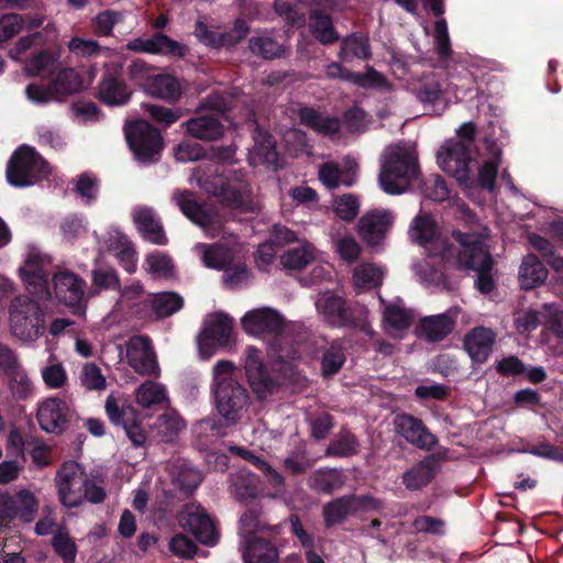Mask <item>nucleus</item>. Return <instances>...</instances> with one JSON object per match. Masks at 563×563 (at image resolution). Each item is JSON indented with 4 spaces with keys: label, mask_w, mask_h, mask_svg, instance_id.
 <instances>
[{
    "label": "nucleus",
    "mask_w": 563,
    "mask_h": 563,
    "mask_svg": "<svg viewBox=\"0 0 563 563\" xmlns=\"http://www.w3.org/2000/svg\"><path fill=\"white\" fill-rule=\"evenodd\" d=\"M437 162L440 168L453 177L472 199L479 200L483 190L493 191V154L487 153L471 158L467 145L454 140L446 141L438 151Z\"/></svg>",
    "instance_id": "obj_1"
},
{
    "label": "nucleus",
    "mask_w": 563,
    "mask_h": 563,
    "mask_svg": "<svg viewBox=\"0 0 563 563\" xmlns=\"http://www.w3.org/2000/svg\"><path fill=\"white\" fill-rule=\"evenodd\" d=\"M194 180L202 190L232 209L249 212L257 208L252 187L242 172L220 175L218 167L199 166L192 175L191 181Z\"/></svg>",
    "instance_id": "obj_2"
},
{
    "label": "nucleus",
    "mask_w": 563,
    "mask_h": 563,
    "mask_svg": "<svg viewBox=\"0 0 563 563\" xmlns=\"http://www.w3.org/2000/svg\"><path fill=\"white\" fill-rule=\"evenodd\" d=\"M219 413L230 423L236 422L250 404L246 388L238 380L233 362L218 361L212 369L211 385Z\"/></svg>",
    "instance_id": "obj_3"
},
{
    "label": "nucleus",
    "mask_w": 563,
    "mask_h": 563,
    "mask_svg": "<svg viewBox=\"0 0 563 563\" xmlns=\"http://www.w3.org/2000/svg\"><path fill=\"white\" fill-rule=\"evenodd\" d=\"M453 236L460 245L457 267L474 271L477 274V289L482 294H489L493 290L492 257L487 244L489 230L484 229L482 233L456 231Z\"/></svg>",
    "instance_id": "obj_4"
},
{
    "label": "nucleus",
    "mask_w": 563,
    "mask_h": 563,
    "mask_svg": "<svg viewBox=\"0 0 563 563\" xmlns=\"http://www.w3.org/2000/svg\"><path fill=\"white\" fill-rule=\"evenodd\" d=\"M418 172L417 155L411 145L389 146L383 156L379 185L389 195H400L408 189Z\"/></svg>",
    "instance_id": "obj_5"
},
{
    "label": "nucleus",
    "mask_w": 563,
    "mask_h": 563,
    "mask_svg": "<svg viewBox=\"0 0 563 563\" xmlns=\"http://www.w3.org/2000/svg\"><path fill=\"white\" fill-rule=\"evenodd\" d=\"M194 252L206 267L224 272L223 283L228 288L234 289L249 283L251 275L240 260V247L222 243H198L194 246Z\"/></svg>",
    "instance_id": "obj_6"
},
{
    "label": "nucleus",
    "mask_w": 563,
    "mask_h": 563,
    "mask_svg": "<svg viewBox=\"0 0 563 563\" xmlns=\"http://www.w3.org/2000/svg\"><path fill=\"white\" fill-rule=\"evenodd\" d=\"M36 296L30 298L16 296L9 306V327L11 333L23 343L37 341L45 331V314Z\"/></svg>",
    "instance_id": "obj_7"
},
{
    "label": "nucleus",
    "mask_w": 563,
    "mask_h": 563,
    "mask_svg": "<svg viewBox=\"0 0 563 563\" xmlns=\"http://www.w3.org/2000/svg\"><path fill=\"white\" fill-rule=\"evenodd\" d=\"M49 175L47 163L36 151L27 145L20 146L12 155L7 167V178L10 185L27 187Z\"/></svg>",
    "instance_id": "obj_8"
},
{
    "label": "nucleus",
    "mask_w": 563,
    "mask_h": 563,
    "mask_svg": "<svg viewBox=\"0 0 563 563\" xmlns=\"http://www.w3.org/2000/svg\"><path fill=\"white\" fill-rule=\"evenodd\" d=\"M228 109L229 104L221 95L213 93L209 96L197 114L184 123L187 133L202 141H213L221 137L224 126L220 121V114Z\"/></svg>",
    "instance_id": "obj_9"
},
{
    "label": "nucleus",
    "mask_w": 563,
    "mask_h": 563,
    "mask_svg": "<svg viewBox=\"0 0 563 563\" xmlns=\"http://www.w3.org/2000/svg\"><path fill=\"white\" fill-rule=\"evenodd\" d=\"M51 258L44 254L36 245L26 246L24 263L19 268L27 291L40 299H49L51 291L48 288V274L46 267Z\"/></svg>",
    "instance_id": "obj_10"
},
{
    "label": "nucleus",
    "mask_w": 563,
    "mask_h": 563,
    "mask_svg": "<svg viewBox=\"0 0 563 563\" xmlns=\"http://www.w3.org/2000/svg\"><path fill=\"white\" fill-rule=\"evenodd\" d=\"M130 150L137 162L142 164L155 162L162 150L159 132L148 122L137 120L124 128Z\"/></svg>",
    "instance_id": "obj_11"
},
{
    "label": "nucleus",
    "mask_w": 563,
    "mask_h": 563,
    "mask_svg": "<svg viewBox=\"0 0 563 563\" xmlns=\"http://www.w3.org/2000/svg\"><path fill=\"white\" fill-rule=\"evenodd\" d=\"M85 484H87L85 468L75 461L65 462L55 476L59 500L67 508L78 507L82 504Z\"/></svg>",
    "instance_id": "obj_12"
},
{
    "label": "nucleus",
    "mask_w": 563,
    "mask_h": 563,
    "mask_svg": "<svg viewBox=\"0 0 563 563\" xmlns=\"http://www.w3.org/2000/svg\"><path fill=\"white\" fill-rule=\"evenodd\" d=\"M232 325V319L221 312L212 313L206 319L197 338L198 352L202 360H209L218 347L229 344Z\"/></svg>",
    "instance_id": "obj_13"
},
{
    "label": "nucleus",
    "mask_w": 563,
    "mask_h": 563,
    "mask_svg": "<svg viewBox=\"0 0 563 563\" xmlns=\"http://www.w3.org/2000/svg\"><path fill=\"white\" fill-rule=\"evenodd\" d=\"M40 509V500L34 492L21 488L15 494L0 492V519L24 523L34 521Z\"/></svg>",
    "instance_id": "obj_14"
},
{
    "label": "nucleus",
    "mask_w": 563,
    "mask_h": 563,
    "mask_svg": "<svg viewBox=\"0 0 563 563\" xmlns=\"http://www.w3.org/2000/svg\"><path fill=\"white\" fill-rule=\"evenodd\" d=\"M179 523L205 545L212 547L219 540V533L212 518L199 505L189 504L185 506L179 515Z\"/></svg>",
    "instance_id": "obj_15"
},
{
    "label": "nucleus",
    "mask_w": 563,
    "mask_h": 563,
    "mask_svg": "<svg viewBox=\"0 0 563 563\" xmlns=\"http://www.w3.org/2000/svg\"><path fill=\"white\" fill-rule=\"evenodd\" d=\"M410 239L422 245L431 256L448 258L449 249L445 241L438 233V225L433 218L427 213L418 214L409 229Z\"/></svg>",
    "instance_id": "obj_16"
},
{
    "label": "nucleus",
    "mask_w": 563,
    "mask_h": 563,
    "mask_svg": "<svg viewBox=\"0 0 563 563\" xmlns=\"http://www.w3.org/2000/svg\"><path fill=\"white\" fill-rule=\"evenodd\" d=\"M172 200L189 220L201 227L207 235L216 236L220 233L218 216L199 205L192 192L175 190Z\"/></svg>",
    "instance_id": "obj_17"
},
{
    "label": "nucleus",
    "mask_w": 563,
    "mask_h": 563,
    "mask_svg": "<svg viewBox=\"0 0 563 563\" xmlns=\"http://www.w3.org/2000/svg\"><path fill=\"white\" fill-rule=\"evenodd\" d=\"M71 413L67 402L49 397L38 404L36 419L46 433L60 434L67 427Z\"/></svg>",
    "instance_id": "obj_18"
},
{
    "label": "nucleus",
    "mask_w": 563,
    "mask_h": 563,
    "mask_svg": "<svg viewBox=\"0 0 563 563\" xmlns=\"http://www.w3.org/2000/svg\"><path fill=\"white\" fill-rule=\"evenodd\" d=\"M129 365L140 375H158L159 366L147 338L133 336L126 343Z\"/></svg>",
    "instance_id": "obj_19"
},
{
    "label": "nucleus",
    "mask_w": 563,
    "mask_h": 563,
    "mask_svg": "<svg viewBox=\"0 0 563 563\" xmlns=\"http://www.w3.org/2000/svg\"><path fill=\"white\" fill-rule=\"evenodd\" d=\"M393 426L398 435L419 449L431 450L437 443L435 437L413 416L399 413L394 418Z\"/></svg>",
    "instance_id": "obj_20"
},
{
    "label": "nucleus",
    "mask_w": 563,
    "mask_h": 563,
    "mask_svg": "<svg viewBox=\"0 0 563 563\" xmlns=\"http://www.w3.org/2000/svg\"><path fill=\"white\" fill-rule=\"evenodd\" d=\"M375 500L371 497L344 496L336 498L323 507V519L327 527L343 522L356 511L373 507Z\"/></svg>",
    "instance_id": "obj_21"
},
{
    "label": "nucleus",
    "mask_w": 563,
    "mask_h": 563,
    "mask_svg": "<svg viewBox=\"0 0 563 563\" xmlns=\"http://www.w3.org/2000/svg\"><path fill=\"white\" fill-rule=\"evenodd\" d=\"M121 69L122 66L119 63H108L104 65V75L99 87V96L109 106H122L130 99L131 92L117 78Z\"/></svg>",
    "instance_id": "obj_22"
},
{
    "label": "nucleus",
    "mask_w": 563,
    "mask_h": 563,
    "mask_svg": "<svg viewBox=\"0 0 563 563\" xmlns=\"http://www.w3.org/2000/svg\"><path fill=\"white\" fill-rule=\"evenodd\" d=\"M393 222L394 216L388 210L367 212L358 221L360 234L369 245H377L386 238Z\"/></svg>",
    "instance_id": "obj_23"
},
{
    "label": "nucleus",
    "mask_w": 563,
    "mask_h": 563,
    "mask_svg": "<svg viewBox=\"0 0 563 563\" xmlns=\"http://www.w3.org/2000/svg\"><path fill=\"white\" fill-rule=\"evenodd\" d=\"M283 322L276 310L266 307L247 311L241 320L244 331L254 336L275 333L282 329Z\"/></svg>",
    "instance_id": "obj_24"
},
{
    "label": "nucleus",
    "mask_w": 563,
    "mask_h": 563,
    "mask_svg": "<svg viewBox=\"0 0 563 563\" xmlns=\"http://www.w3.org/2000/svg\"><path fill=\"white\" fill-rule=\"evenodd\" d=\"M409 89L431 113L440 114L444 110L445 107L441 102V84L437 76L428 75L416 79L410 84Z\"/></svg>",
    "instance_id": "obj_25"
},
{
    "label": "nucleus",
    "mask_w": 563,
    "mask_h": 563,
    "mask_svg": "<svg viewBox=\"0 0 563 563\" xmlns=\"http://www.w3.org/2000/svg\"><path fill=\"white\" fill-rule=\"evenodd\" d=\"M249 33V27L244 21H238L232 30L229 32H218L209 30L208 26L198 21L196 23L195 34L198 40L209 46H232L243 40Z\"/></svg>",
    "instance_id": "obj_26"
},
{
    "label": "nucleus",
    "mask_w": 563,
    "mask_h": 563,
    "mask_svg": "<svg viewBox=\"0 0 563 563\" xmlns=\"http://www.w3.org/2000/svg\"><path fill=\"white\" fill-rule=\"evenodd\" d=\"M126 48L133 52L184 56L186 46L169 38L164 34H156L151 38H135L126 44Z\"/></svg>",
    "instance_id": "obj_27"
},
{
    "label": "nucleus",
    "mask_w": 563,
    "mask_h": 563,
    "mask_svg": "<svg viewBox=\"0 0 563 563\" xmlns=\"http://www.w3.org/2000/svg\"><path fill=\"white\" fill-rule=\"evenodd\" d=\"M356 167L353 159H346L341 165L329 162L319 167V179L329 189L340 186L350 187L355 183Z\"/></svg>",
    "instance_id": "obj_28"
},
{
    "label": "nucleus",
    "mask_w": 563,
    "mask_h": 563,
    "mask_svg": "<svg viewBox=\"0 0 563 563\" xmlns=\"http://www.w3.org/2000/svg\"><path fill=\"white\" fill-rule=\"evenodd\" d=\"M45 22L43 14L5 13L0 15V43L7 42L21 31L32 32Z\"/></svg>",
    "instance_id": "obj_29"
},
{
    "label": "nucleus",
    "mask_w": 563,
    "mask_h": 563,
    "mask_svg": "<svg viewBox=\"0 0 563 563\" xmlns=\"http://www.w3.org/2000/svg\"><path fill=\"white\" fill-rule=\"evenodd\" d=\"M415 314L407 309L399 298L385 306L383 312V324L385 331L396 338H402L404 332L409 329Z\"/></svg>",
    "instance_id": "obj_30"
},
{
    "label": "nucleus",
    "mask_w": 563,
    "mask_h": 563,
    "mask_svg": "<svg viewBox=\"0 0 563 563\" xmlns=\"http://www.w3.org/2000/svg\"><path fill=\"white\" fill-rule=\"evenodd\" d=\"M132 217L137 230L146 240L157 245L167 243L159 218L152 208L136 206L132 211Z\"/></svg>",
    "instance_id": "obj_31"
},
{
    "label": "nucleus",
    "mask_w": 563,
    "mask_h": 563,
    "mask_svg": "<svg viewBox=\"0 0 563 563\" xmlns=\"http://www.w3.org/2000/svg\"><path fill=\"white\" fill-rule=\"evenodd\" d=\"M457 312L459 309L453 308L444 313L423 318L417 330L418 336L431 342L441 341L453 330Z\"/></svg>",
    "instance_id": "obj_32"
},
{
    "label": "nucleus",
    "mask_w": 563,
    "mask_h": 563,
    "mask_svg": "<svg viewBox=\"0 0 563 563\" xmlns=\"http://www.w3.org/2000/svg\"><path fill=\"white\" fill-rule=\"evenodd\" d=\"M56 297L65 305L77 307L84 298L85 282L73 273L60 272L53 278Z\"/></svg>",
    "instance_id": "obj_33"
},
{
    "label": "nucleus",
    "mask_w": 563,
    "mask_h": 563,
    "mask_svg": "<svg viewBox=\"0 0 563 563\" xmlns=\"http://www.w3.org/2000/svg\"><path fill=\"white\" fill-rule=\"evenodd\" d=\"M244 367L249 382L255 393L263 395L271 388L273 380L263 365L260 351L256 347L247 346Z\"/></svg>",
    "instance_id": "obj_34"
},
{
    "label": "nucleus",
    "mask_w": 563,
    "mask_h": 563,
    "mask_svg": "<svg viewBox=\"0 0 563 563\" xmlns=\"http://www.w3.org/2000/svg\"><path fill=\"white\" fill-rule=\"evenodd\" d=\"M240 549L244 563H277L279 553L266 537L247 540Z\"/></svg>",
    "instance_id": "obj_35"
},
{
    "label": "nucleus",
    "mask_w": 563,
    "mask_h": 563,
    "mask_svg": "<svg viewBox=\"0 0 563 563\" xmlns=\"http://www.w3.org/2000/svg\"><path fill=\"white\" fill-rule=\"evenodd\" d=\"M249 159L254 166L267 165L274 168L278 167V153L275 148V142L267 132L255 129L254 146L250 152Z\"/></svg>",
    "instance_id": "obj_36"
},
{
    "label": "nucleus",
    "mask_w": 563,
    "mask_h": 563,
    "mask_svg": "<svg viewBox=\"0 0 563 563\" xmlns=\"http://www.w3.org/2000/svg\"><path fill=\"white\" fill-rule=\"evenodd\" d=\"M316 308L323 319L335 327H341L350 321L349 309L344 300L332 294H322L316 301Z\"/></svg>",
    "instance_id": "obj_37"
},
{
    "label": "nucleus",
    "mask_w": 563,
    "mask_h": 563,
    "mask_svg": "<svg viewBox=\"0 0 563 563\" xmlns=\"http://www.w3.org/2000/svg\"><path fill=\"white\" fill-rule=\"evenodd\" d=\"M107 246L125 272L132 274L136 271L135 250L126 235L118 230L109 232Z\"/></svg>",
    "instance_id": "obj_38"
},
{
    "label": "nucleus",
    "mask_w": 563,
    "mask_h": 563,
    "mask_svg": "<svg viewBox=\"0 0 563 563\" xmlns=\"http://www.w3.org/2000/svg\"><path fill=\"white\" fill-rule=\"evenodd\" d=\"M464 345L472 361L482 364L493 351V332L489 329L476 328L466 335Z\"/></svg>",
    "instance_id": "obj_39"
},
{
    "label": "nucleus",
    "mask_w": 563,
    "mask_h": 563,
    "mask_svg": "<svg viewBox=\"0 0 563 563\" xmlns=\"http://www.w3.org/2000/svg\"><path fill=\"white\" fill-rule=\"evenodd\" d=\"M22 36L13 47L9 49V56L13 60L25 63V54L29 49L36 45H44L46 42L55 38L56 29L54 24L47 23L43 31H36Z\"/></svg>",
    "instance_id": "obj_40"
},
{
    "label": "nucleus",
    "mask_w": 563,
    "mask_h": 563,
    "mask_svg": "<svg viewBox=\"0 0 563 563\" xmlns=\"http://www.w3.org/2000/svg\"><path fill=\"white\" fill-rule=\"evenodd\" d=\"M548 277V269L534 254L523 257L519 268L520 286L523 289H532L541 285Z\"/></svg>",
    "instance_id": "obj_41"
},
{
    "label": "nucleus",
    "mask_w": 563,
    "mask_h": 563,
    "mask_svg": "<svg viewBox=\"0 0 563 563\" xmlns=\"http://www.w3.org/2000/svg\"><path fill=\"white\" fill-rule=\"evenodd\" d=\"M49 84L59 102L84 88L81 77L74 68L59 69L52 76Z\"/></svg>",
    "instance_id": "obj_42"
},
{
    "label": "nucleus",
    "mask_w": 563,
    "mask_h": 563,
    "mask_svg": "<svg viewBox=\"0 0 563 563\" xmlns=\"http://www.w3.org/2000/svg\"><path fill=\"white\" fill-rule=\"evenodd\" d=\"M435 468L437 460L429 456L408 470L402 475V482L408 489L418 490L431 482Z\"/></svg>",
    "instance_id": "obj_43"
},
{
    "label": "nucleus",
    "mask_w": 563,
    "mask_h": 563,
    "mask_svg": "<svg viewBox=\"0 0 563 563\" xmlns=\"http://www.w3.org/2000/svg\"><path fill=\"white\" fill-rule=\"evenodd\" d=\"M147 95L167 101H174L180 97L181 88L178 80L168 74H155L147 84Z\"/></svg>",
    "instance_id": "obj_44"
},
{
    "label": "nucleus",
    "mask_w": 563,
    "mask_h": 563,
    "mask_svg": "<svg viewBox=\"0 0 563 563\" xmlns=\"http://www.w3.org/2000/svg\"><path fill=\"white\" fill-rule=\"evenodd\" d=\"M230 493L240 500L253 499L257 494V478L247 470L230 473Z\"/></svg>",
    "instance_id": "obj_45"
},
{
    "label": "nucleus",
    "mask_w": 563,
    "mask_h": 563,
    "mask_svg": "<svg viewBox=\"0 0 563 563\" xmlns=\"http://www.w3.org/2000/svg\"><path fill=\"white\" fill-rule=\"evenodd\" d=\"M317 257L316 247L307 242H301L298 246L287 250L280 256V263L287 269H302Z\"/></svg>",
    "instance_id": "obj_46"
},
{
    "label": "nucleus",
    "mask_w": 563,
    "mask_h": 563,
    "mask_svg": "<svg viewBox=\"0 0 563 563\" xmlns=\"http://www.w3.org/2000/svg\"><path fill=\"white\" fill-rule=\"evenodd\" d=\"M298 115L302 124L319 133L332 135L339 132L340 122L335 118L322 115L313 108H301Z\"/></svg>",
    "instance_id": "obj_47"
},
{
    "label": "nucleus",
    "mask_w": 563,
    "mask_h": 563,
    "mask_svg": "<svg viewBox=\"0 0 563 563\" xmlns=\"http://www.w3.org/2000/svg\"><path fill=\"white\" fill-rule=\"evenodd\" d=\"M135 400L143 408H151L168 401L167 390L162 383L146 380L135 390Z\"/></svg>",
    "instance_id": "obj_48"
},
{
    "label": "nucleus",
    "mask_w": 563,
    "mask_h": 563,
    "mask_svg": "<svg viewBox=\"0 0 563 563\" xmlns=\"http://www.w3.org/2000/svg\"><path fill=\"white\" fill-rule=\"evenodd\" d=\"M185 428V423L174 411L166 412L157 418L153 426V432L163 442L174 441L179 432Z\"/></svg>",
    "instance_id": "obj_49"
},
{
    "label": "nucleus",
    "mask_w": 563,
    "mask_h": 563,
    "mask_svg": "<svg viewBox=\"0 0 563 563\" xmlns=\"http://www.w3.org/2000/svg\"><path fill=\"white\" fill-rule=\"evenodd\" d=\"M148 303L157 318H166L184 306V299L176 292H161L150 295Z\"/></svg>",
    "instance_id": "obj_50"
},
{
    "label": "nucleus",
    "mask_w": 563,
    "mask_h": 563,
    "mask_svg": "<svg viewBox=\"0 0 563 563\" xmlns=\"http://www.w3.org/2000/svg\"><path fill=\"white\" fill-rule=\"evenodd\" d=\"M7 379L8 388L14 399L24 400L33 394V383L21 365L7 373Z\"/></svg>",
    "instance_id": "obj_51"
},
{
    "label": "nucleus",
    "mask_w": 563,
    "mask_h": 563,
    "mask_svg": "<svg viewBox=\"0 0 563 563\" xmlns=\"http://www.w3.org/2000/svg\"><path fill=\"white\" fill-rule=\"evenodd\" d=\"M343 483L344 476L338 470H318L311 474L308 481L311 488L322 493H331L340 488Z\"/></svg>",
    "instance_id": "obj_52"
},
{
    "label": "nucleus",
    "mask_w": 563,
    "mask_h": 563,
    "mask_svg": "<svg viewBox=\"0 0 563 563\" xmlns=\"http://www.w3.org/2000/svg\"><path fill=\"white\" fill-rule=\"evenodd\" d=\"M371 56L368 40L364 35H352L342 42L339 57L343 62L352 58L367 59Z\"/></svg>",
    "instance_id": "obj_53"
},
{
    "label": "nucleus",
    "mask_w": 563,
    "mask_h": 563,
    "mask_svg": "<svg viewBox=\"0 0 563 563\" xmlns=\"http://www.w3.org/2000/svg\"><path fill=\"white\" fill-rule=\"evenodd\" d=\"M229 451L233 454L249 461L254 466H256L260 471H262L268 478L272 485L282 486L284 484V479L279 473H277L268 462L265 460L254 455L251 451L245 448H241L238 445L229 446Z\"/></svg>",
    "instance_id": "obj_54"
},
{
    "label": "nucleus",
    "mask_w": 563,
    "mask_h": 563,
    "mask_svg": "<svg viewBox=\"0 0 563 563\" xmlns=\"http://www.w3.org/2000/svg\"><path fill=\"white\" fill-rule=\"evenodd\" d=\"M309 27L322 44H330L339 38L330 16L321 13L320 11H314L311 14Z\"/></svg>",
    "instance_id": "obj_55"
},
{
    "label": "nucleus",
    "mask_w": 563,
    "mask_h": 563,
    "mask_svg": "<svg viewBox=\"0 0 563 563\" xmlns=\"http://www.w3.org/2000/svg\"><path fill=\"white\" fill-rule=\"evenodd\" d=\"M383 278L382 269L374 264H362L354 269L353 283L358 290L377 287Z\"/></svg>",
    "instance_id": "obj_56"
},
{
    "label": "nucleus",
    "mask_w": 563,
    "mask_h": 563,
    "mask_svg": "<svg viewBox=\"0 0 563 563\" xmlns=\"http://www.w3.org/2000/svg\"><path fill=\"white\" fill-rule=\"evenodd\" d=\"M267 528L258 520V514L254 509H250L243 514L240 519L239 534L241 543H246L247 540L255 538L266 537Z\"/></svg>",
    "instance_id": "obj_57"
},
{
    "label": "nucleus",
    "mask_w": 563,
    "mask_h": 563,
    "mask_svg": "<svg viewBox=\"0 0 563 563\" xmlns=\"http://www.w3.org/2000/svg\"><path fill=\"white\" fill-rule=\"evenodd\" d=\"M145 271L155 278H168L174 273L170 257L161 252L148 254L144 262Z\"/></svg>",
    "instance_id": "obj_58"
},
{
    "label": "nucleus",
    "mask_w": 563,
    "mask_h": 563,
    "mask_svg": "<svg viewBox=\"0 0 563 563\" xmlns=\"http://www.w3.org/2000/svg\"><path fill=\"white\" fill-rule=\"evenodd\" d=\"M332 244L339 256L347 263L355 262L361 254V246L352 235H339V233H330Z\"/></svg>",
    "instance_id": "obj_59"
},
{
    "label": "nucleus",
    "mask_w": 563,
    "mask_h": 563,
    "mask_svg": "<svg viewBox=\"0 0 563 563\" xmlns=\"http://www.w3.org/2000/svg\"><path fill=\"white\" fill-rule=\"evenodd\" d=\"M345 362L342 345L332 343L321 356V371L323 376H330L339 372Z\"/></svg>",
    "instance_id": "obj_60"
},
{
    "label": "nucleus",
    "mask_w": 563,
    "mask_h": 563,
    "mask_svg": "<svg viewBox=\"0 0 563 563\" xmlns=\"http://www.w3.org/2000/svg\"><path fill=\"white\" fill-rule=\"evenodd\" d=\"M358 448L355 437L350 432H343L330 443L327 454L340 457L351 456L358 452Z\"/></svg>",
    "instance_id": "obj_61"
},
{
    "label": "nucleus",
    "mask_w": 563,
    "mask_h": 563,
    "mask_svg": "<svg viewBox=\"0 0 563 563\" xmlns=\"http://www.w3.org/2000/svg\"><path fill=\"white\" fill-rule=\"evenodd\" d=\"M25 97L31 103L36 106L59 102L49 82L47 85L41 82L29 84L25 87Z\"/></svg>",
    "instance_id": "obj_62"
},
{
    "label": "nucleus",
    "mask_w": 563,
    "mask_h": 563,
    "mask_svg": "<svg viewBox=\"0 0 563 563\" xmlns=\"http://www.w3.org/2000/svg\"><path fill=\"white\" fill-rule=\"evenodd\" d=\"M250 49L253 54L267 59L279 57L283 54V47L275 40L266 35L252 37Z\"/></svg>",
    "instance_id": "obj_63"
},
{
    "label": "nucleus",
    "mask_w": 563,
    "mask_h": 563,
    "mask_svg": "<svg viewBox=\"0 0 563 563\" xmlns=\"http://www.w3.org/2000/svg\"><path fill=\"white\" fill-rule=\"evenodd\" d=\"M333 210L340 219L344 221H352L358 213L360 203L354 195L346 194L334 200Z\"/></svg>",
    "instance_id": "obj_64"
}]
</instances>
